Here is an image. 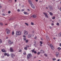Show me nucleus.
<instances>
[{
	"mask_svg": "<svg viewBox=\"0 0 61 61\" xmlns=\"http://www.w3.org/2000/svg\"><path fill=\"white\" fill-rule=\"evenodd\" d=\"M22 34V32L20 31H17L16 32V34L17 36H20Z\"/></svg>",
	"mask_w": 61,
	"mask_h": 61,
	"instance_id": "1",
	"label": "nucleus"
},
{
	"mask_svg": "<svg viewBox=\"0 0 61 61\" xmlns=\"http://www.w3.org/2000/svg\"><path fill=\"white\" fill-rule=\"evenodd\" d=\"M56 36H58V37H61V33L60 32L58 33L57 34H56Z\"/></svg>",
	"mask_w": 61,
	"mask_h": 61,
	"instance_id": "2",
	"label": "nucleus"
},
{
	"mask_svg": "<svg viewBox=\"0 0 61 61\" xmlns=\"http://www.w3.org/2000/svg\"><path fill=\"white\" fill-rule=\"evenodd\" d=\"M43 14L45 15V16L46 18H48V16L47 15V13L46 12H44L43 13Z\"/></svg>",
	"mask_w": 61,
	"mask_h": 61,
	"instance_id": "3",
	"label": "nucleus"
},
{
	"mask_svg": "<svg viewBox=\"0 0 61 61\" xmlns=\"http://www.w3.org/2000/svg\"><path fill=\"white\" fill-rule=\"evenodd\" d=\"M32 56V55L31 54H28V55L27 56V58L28 59L31 56Z\"/></svg>",
	"mask_w": 61,
	"mask_h": 61,
	"instance_id": "4",
	"label": "nucleus"
},
{
	"mask_svg": "<svg viewBox=\"0 0 61 61\" xmlns=\"http://www.w3.org/2000/svg\"><path fill=\"white\" fill-rule=\"evenodd\" d=\"M6 30L7 31V34H10V30H9L8 29H6Z\"/></svg>",
	"mask_w": 61,
	"mask_h": 61,
	"instance_id": "5",
	"label": "nucleus"
},
{
	"mask_svg": "<svg viewBox=\"0 0 61 61\" xmlns=\"http://www.w3.org/2000/svg\"><path fill=\"white\" fill-rule=\"evenodd\" d=\"M50 46L52 50H54V47L51 44L50 45Z\"/></svg>",
	"mask_w": 61,
	"mask_h": 61,
	"instance_id": "6",
	"label": "nucleus"
},
{
	"mask_svg": "<svg viewBox=\"0 0 61 61\" xmlns=\"http://www.w3.org/2000/svg\"><path fill=\"white\" fill-rule=\"evenodd\" d=\"M10 56L12 58H13L14 56H15V55L13 53L10 54Z\"/></svg>",
	"mask_w": 61,
	"mask_h": 61,
	"instance_id": "7",
	"label": "nucleus"
},
{
	"mask_svg": "<svg viewBox=\"0 0 61 61\" xmlns=\"http://www.w3.org/2000/svg\"><path fill=\"white\" fill-rule=\"evenodd\" d=\"M28 32L27 31H25L24 33V34L25 35H28Z\"/></svg>",
	"mask_w": 61,
	"mask_h": 61,
	"instance_id": "8",
	"label": "nucleus"
},
{
	"mask_svg": "<svg viewBox=\"0 0 61 61\" xmlns=\"http://www.w3.org/2000/svg\"><path fill=\"white\" fill-rule=\"evenodd\" d=\"M9 43L10 44H12L14 43V42H11V41L10 40H9Z\"/></svg>",
	"mask_w": 61,
	"mask_h": 61,
	"instance_id": "9",
	"label": "nucleus"
},
{
	"mask_svg": "<svg viewBox=\"0 0 61 61\" xmlns=\"http://www.w3.org/2000/svg\"><path fill=\"white\" fill-rule=\"evenodd\" d=\"M49 7L50 9V10H53V7L51 6H49Z\"/></svg>",
	"mask_w": 61,
	"mask_h": 61,
	"instance_id": "10",
	"label": "nucleus"
},
{
	"mask_svg": "<svg viewBox=\"0 0 61 61\" xmlns=\"http://www.w3.org/2000/svg\"><path fill=\"white\" fill-rule=\"evenodd\" d=\"M10 51L11 52H13L14 51L11 47H10Z\"/></svg>",
	"mask_w": 61,
	"mask_h": 61,
	"instance_id": "11",
	"label": "nucleus"
},
{
	"mask_svg": "<svg viewBox=\"0 0 61 61\" xmlns=\"http://www.w3.org/2000/svg\"><path fill=\"white\" fill-rule=\"evenodd\" d=\"M31 17L33 18H36V16L35 15H33L31 16Z\"/></svg>",
	"mask_w": 61,
	"mask_h": 61,
	"instance_id": "12",
	"label": "nucleus"
},
{
	"mask_svg": "<svg viewBox=\"0 0 61 61\" xmlns=\"http://www.w3.org/2000/svg\"><path fill=\"white\" fill-rule=\"evenodd\" d=\"M58 55H59V52H57L56 53V56H57V57H58Z\"/></svg>",
	"mask_w": 61,
	"mask_h": 61,
	"instance_id": "13",
	"label": "nucleus"
},
{
	"mask_svg": "<svg viewBox=\"0 0 61 61\" xmlns=\"http://www.w3.org/2000/svg\"><path fill=\"white\" fill-rule=\"evenodd\" d=\"M30 5L31 7H32L33 8H35V6H34V5H33V4H32V3Z\"/></svg>",
	"mask_w": 61,
	"mask_h": 61,
	"instance_id": "14",
	"label": "nucleus"
},
{
	"mask_svg": "<svg viewBox=\"0 0 61 61\" xmlns=\"http://www.w3.org/2000/svg\"><path fill=\"white\" fill-rule=\"evenodd\" d=\"M32 36V35L29 34L28 35V38H30Z\"/></svg>",
	"mask_w": 61,
	"mask_h": 61,
	"instance_id": "15",
	"label": "nucleus"
},
{
	"mask_svg": "<svg viewBox=\"0 0 61 61\" xmlns=\"http://www.w3.org/2000/svg\"><path fill=\"white\" fill-rule=\"evenodd\" d=\"M1 51L3 52H6V51L4 49H2L1 50Z\"/></svg>",
	"mask_w": 61,
	"mask_h": 61,
	"instance_id": "16",
	"label": "nucleus"
},
{
	"mask_svg": "<svg viewBox=\"0 0 61 61\" xmlns=\"http://www.w3.org/2000/svg\"><path fill=\"white\" fill-rule=\"evenodd\" d=\"M28 1L29 4H32V3H32V2L31 0H28Z\"/></svg>",
	"mask_w": 61,
	"mask_h": 61,
	"instance_id": "17",
	"label": "nucleus"
},
{
	"mask_svg": "<svg viewBox=\"0 0 61 61\" xmlns=\"http://www.w3.org/2000/svg\"><path fill=\"white\" fill-rule=\"evenodd\" d=\"M40 52L41 53H44V51L42 50H41L40 51Z\"/></svg>",
	"mask_w": 61,
	"mask_h": 61,
	"instance_id": "18",
	"label": "nucleus"
},
{
	"mask_svg": "<svg viewBox=\"0 0 61 61\" xmlns=\"http://www.w3.org/2000/svg\"><path fill=\"white\" fill-rule=\"evenodd\" d=\"M26 47H25L24 48V49L25 50H27V47H28V46H26Z\"/></svg>",
	"mask_w": 61,
	"mask_h": 61,
	"instance_id": "19",
	"label": "nucleus"
},
{
	"mask_svg": "<svg viewBox=\"0 0 61 61\" xmlns=\"http://www.w3.org/2000/svg\"><path fill=\"white\" fill-rule=\"evenodd\" d=\"M49 14L51 15H53V13H52V12H50Z\"/></svg>",
	"mask_w": 61,
	"mask_h": 61,
	"instance_id": "20",
	"label": "nucleus"
},
{
	"mask_svg": "<svg viewBox=\"0 0 61 61\" xmlns=\"http://www.w3.org/2000/svg\"><path fill=\"white\" fill-rule=\"evenodd\" d=\"M46 38L47 40H48V39H49V38L48 37V36H46Z\"/></svg>",
	"mask_w": 61,
	"mask_h": 61,
	"instance_id": "21",
	"label": "nucleus"
},
{
	"mask_svg": "<svg viewBox=\"0 0 61 61\" xmlns=\"http://www.w3.org/2000/svg\"><path fill=\"white\" fill-rule=\"evenodd\" d=\"M25 25H27V26H28V25H29L28 24L26 23H25Z\"/></svg>",
	"mask_w": 61,
	"mask_h": 61,
	"instance_id": "22",
	"label": "nucleus"
},
{
	"mask_svg": "<svg viewBox=\"0 0 61 61\" xmlns=\"http://www.w3.org/2000/svg\"><path fill=\"white\" fill-rule=\"evenodd\" d=\"M56 25H59V23H57L56 24Z\"/></svg>",
	"mask_w": 61,
	"mask_h": 61,
	"instance_id": "23",
	"label": "nucleus"
},
{
	"mask_svg": "<svg viewBox=\"0 0 61 61\" xmlns=\"http://www.w3.org/2000/svg\"><path fill=\"white\" fill-rule=\"evenodd\" d=\"M31 25H34V24L33 22H32L31 23Z\"/></svg>",
	"mask_w": 61,
	"mask_h": 61,
	"instance_id": "24",
	"label": "nucleus"
},
{
	"mask_svg": "<svg viewBox=\"0 0 61 61\" xmlns=\"http://www.w3.org/2000/svg\"><path fill=\"white\" fill-rule=\"evenodd\" d=\"M24 14H25V15H26V14H27V12H25V11L24 12Z\"/></svg>",
	"mask_w": 61,
	"mask_h": 61,
	"instance_id": "25",
	"label": "nucleus"
},
{
	"mask_svg": "<svg viewBox=\"0 0 61 61\" xmlns=\"http://www.w3.org/2000/svg\"><path fill=\"white\" fill-rule=\"evenodd\" d=\"M31 51L33 53H34L35 50H33Z\"/></svg>",
	"mask_w": 61,
	"mask_h": 61,
	"instance_id": "26",
	"label": "nucleus"
},
{
	"mask_svg": "<svg viewBox=\"0 0 61 61\" xmlns=\"http://www.w3.org/2000/svg\"><path fill=\"white\" fill-rule=\"evenodd\" d=\"M2 41L0 39V43L1 44V43H2Z\"/></svg>",
	"mask_w": 61,
	"mask_h": 61,
	"instance_id": "27",
	"label": "nucleus"
},
{
	"mask_svg": "<svg viewBox=\"0 0 61 61\" xmlns=\"http://www.w3.org/2000/svg\"><path fill=\"white\" fill-rule=\"evenodd\" d=\"M40 44H43V42L41 41H40Z\"/></svg>",
	"mask_w": 61,
	"mask_h": 61,
	"instance_id": "28",
	"label": "nucleus"
},
{
	"mask_svg": "<svg viewBox=\"0 0 61 61\" xmlns=\"http://www.w3.org/2000/svg\"><path fill=\"white\" fill-rule=\"evenodd\" d=\"M26 43H28V40H27L25 41Z\"/></svg>",
	"mask_w": 61,
	"mask_h": 61,
	"instance_id": "29",
	"label": "nucleus"
},
{
	"mask_svg": "<svg viewBox=\"0 0 61 61\" xmlns=\"http://www.w3.org/2000/svg\"><path fill=\"white\" fill-rule=\"evenodd\" d=\"M52 19H55V17H53L52 18Z\"/></svg>",
	"mask_w": 61,
	"mask_h": 61,
	"instance_id": "30",
	"label": "nucleus"
},
{
	"mask_svg": "<svg viewBox=\"0 0 61 61\" xmlns=\"http://www.w3.org/2000/svg\"><path fill=\"white\" fill-rule=\"evenodd\" d=\"M23 37H24V38H26V36L25 35H24L23 36Z\"/></svg>",
	"mask_w": 61,
	"mask_h": 61,
	"instance_id": "31",
	"label": "nucleus"
},
{
	"mask_svg": "<svg viewBox=\"0 0 61 61\" xmlns=\"http://www.w3.org/2000/svg\"><path fill=\"white\" fill-rule=\"evenodd\" d=\"M48 46H49V45H50V44L49 43V42H48Z\"/></svg>",
	"mask_w": 61,
	"mask_h": 61,
	"instance_id": "32",
	"label": "nucleus"
},
{
	"mask_svg": "<svg viewBox=\"0 0 61 61\" xmlns=\"http://www.w3.org/2000/svg\"><path fill=\"white\" fill-rule=\"evenodd\" d=\"M25 41L26 40V38H24L23 39Z\"/></svg>",
	"mask_w": 61,
	"mask_h": 61,
	"instance_id": "33",
	"label": "nucleus"
},
{
	"mask_svg": "<svg viewBox=\"0 0 61 61\" xmlns=\"http://www.w3.org/2000/svg\"><path fill=\"white\" fill-rule=\"evenodd\" d=\"M44 56H47V54H45Z\"/></svg>",
	"mask_w": 61,
	"mask_h": 61,
	"instance_id": "34",
	"label": "nucleus"
},
{
	"mask_svg": "<svg viewBox=\"0 0 61 61\" xmlns=\"http://www.w3.org/2000/svg\"><path fill=\"white\" fill-rule=\"evenodd\" d=\"M9 1L10 2H12V0H9Z\"/></svg>",
	"mask_w": 61,
	"mask_h": 61,
	"instance_id": "35",
	"label": "nucleus"
},
{
	"mask_svg": "<svg viewBox=\"0 0 61 61\" xmlns=\"http://www.w3.org/2000/svg\"><path fill=\"white\" fill-rule=\"evenodd\" d=\"M40 52H38L37 53V55H40Z\"/></svg>",
	"mask_w": 61,
	"mask_h": 61,
	"instance_id": "36",
	"label": "nucleus"
},
{
	"mask_svg": "<svg viewBox=\"0 0 61 61\" xmlns=\"http://www.w3.org/2000/svg\"><path fill=\"white\" fill-rule=\"evenodd\" d=\"M2 15H3L4 16H5V14H2Z\"/></svg>",
	"mask_w": 61,
	"mask_h": 61,
	"instance_id": "37",
	"label": "nucleus"
},
{
	"mask_svg": "<svg viewBox=\"0 0 61 61\" xmlns=\"http://www.w3.org/2000/svg\"><path fill=\"white\" fill-rule=\"evenodd\" d=\"M36 42H34V45L35 46H36Z\"/></svg>",
	"mask_w": 61,
	"mask_h": 61,
	"instance_id": "38",
	"label": "nucleus"
},
{
	"mask_svg": "<svg viewBox=\"0 0 61 61\" xmlns=\"http://www.w3.org/2000/svg\"><path fill=\"white\" fill-rule=\"evenodd\" d=\"M8 13L9 14H10V13H11V11H9L8 12Z\"/></svg>",
	"mask_w": 61,
	"mask_h": 61,
	"instance_id": "39",
	"label": "nucleus"
},
{
	"mask_svg": "<svg viewBox=\"0 0 61 61\" xmlns=\"http://www.w3.org/2000/svg\"><path fill=\"white\" fill-rule=\"evenodd\" d=\"M7 56H10V54H7Z\"/></svg>",
	"mask_w": 61,
	"mask_h": 61,
	"instance_id": "40",
	"label": "nucleus"
},
{
	"mask_svg": "<svg viewBox=\"0 0 61 61\" xmlns=\"http://www.w3.org/2000/svg\"><path fill=\"white\" fill-rule=\"evenodd\" d=\"M17 11L18 12H20V10L19 9H18L17 10Z\"/></svg>",
	"mask_w": 61,
	"mask_h": 61,
	"instance_id": "41",
	"label": "nucleus"
},
{
	"mask_svg": "<svg viewBox=\"0 0 61 61\" xmlns=\"http://www.w3.org/2000/svg\"><path fill=\"white\" fill-rule=\"evenodd\" d=\"M12 34L13 35H14V31L12 32Z\"/></svg>",
	"mask_w": 61,
	"mask_h": 61,
	"instance_id": "42",
	"label": "nucleus"
},
{
	"mask_svg": "<svg viewBox=\"0 0 61 61\" xmlns=\"http://www.w3.org/2000/svg\"><path fill=\"white\" fill-rule=\"evenodd\" d=\"M7 54L6 53H5V56H7Z\"/></svg>",
	"mask_w": 61,
	"mask_h": 61,
	"instance_id": "43",
	"label": "nucleus"
},
{
	"mask_svg": "<svg viewBox=\"0 0 61 61\" xmlns=\"http://www.w3.org/2000/svg\"><path fill=\"white\" fill-rule=\"evenodd\" d=\"M34 53L35 54H36L37 52L36 51H34Z\"/></svg>",
	"mask_w": 61,
	"mask_h": 61,
	"instance_id": "44",
	"label": "nucleus"
},
{
	"mask_svg": "<svg viewBox=\"0 0 61 61\" xmlns=\"http://www.w3.org/2000/svg\"><path fill=\"white\" fill-rule=\"evenodd\" d=\"M56 60V59L55 58H53V60L54 61Z\"/></svg>",
	"mask_w": 61,
	"mask_h": 61,
	"instance_id": "45",
	"label": "nucleus"
},
{
	"mask_svg": "<svg viewBox=\"0 0 61 61\" xmlns=\"http://www.w3.org/2000/svg\"><path fill=\"white\" fill-rule=\"evenodd\" d=\"M21 51H22V50H19V52H21Z\"/></svg>",
	"mask_w": 61,
	"mask_h": 61,
	"instance_id": "46",
	"label": "nucleus"
},
{
	"mask_svg": "<svg viewBox=\"0 0 61 61\" xmlns=\"http://www.w3.org/2000/svg\"><path fill=\"white\" fill-rule=\"evenodd\" d=\"M23 54L24 55H26V53L25 52L23 53Z\"/></svg>",
	"mask_w": 61,
	"mask_h": 61,
	"instance_id": "47",
	"label": "nucleus"
},
{
	"mask_svg": "<svg viewBox=\"0 0 61 61\" xmlns=\"http://www.w3.org/2000/svg\"><path fill=\"white\" fill-rule=\"evenodd\" d=\"M58 49L60 50V49H61V48H60V47H59V48H58Z\"/></svg>",
	"mask_w": 61,
	"mask_h": 61,
	"instance_id": "48",
	"label": "nucleus"
},
{
	"mask_svg": "<svg viewBox=\"0 0 61 61\" xmlns=\"http://www.w3.org/2000/svg\"><path fill=\"white\" fill-rule=\"evenodd\" d=\"M34 38L35 39H36L37 38V37H36V36Z\"/></svg>",
	"mask_w": 61,
	"mask_h": 61,
	"instance_id": "49",
	"label": "nucleus"
},
{
	"mask_svg": "<svg viewBox=\"0 0 61 61\" xmlns=\"http://www.w3.org/2000/svg\"><path fill=\"white\" fill-rule=\"evenodd\" d=\"M1 4H0V9H1V7H2V6H1Z\"/></svg>",
	"mask_w": 61,
	"mask_h": 61,
	"instance_id": "50",
	"label": "nucleus"
},
{
	"mask_svg": "<svg viewBox=\"0 0 61 61\" xmlns=\"http://www.w3.org/2000/svg\"><path fill=\"white\" fill-rule=\"evenodd\" d=\"M53 39L55 40V39H56V38H55V37H54L53 38Z\"/></svg>",
	"mask_w": 61,
	"mask_h": 61,
	"instance_id": "51",
	"label": "nucleus"
},
{
	"mask_svg": "<svg viewBox=\"0 0 61 61\" xmlns=\"http://www.w3.org/2000/svg\"><path fill=\"white\" fill-rule=\"evenodd\" d=\"M2 57V58H4V56H2L1 57Z\"/></svg>",
	"mask_w": 61,
	"mask_h": 61,
	"instance_id": "52",
	"label": "nucleus"
},
{
	"mask_svg": "<svg viewBox=\"0 0 61 61\" xmlns=\"http://www.w3.org/2000/svg\"><path fill=\"white\" fill-rule=\"evenodd\" d=\"M27 10L28 11H30V10L29 9H27Z\"/></svg>",
	"mask_w": 61,
	"mask_h": 61,
	"instance_id": "53",
	"label": "nucleus"
},
{
	"mask_svg": "<svg viewBox=\"0 0 61 61\" xmlns=\"http://www.w3.org/2000/svg\"><path fill=\"white\" fill-rule=\"evenodd\" d=\"M0 24L1 25H3V23H0Z\"/></svg>",
	"mask_w": 61,
	"mask_h": 61,
	"instance_id": "54",
	"label": "nucleus"
},
{
	"mask_svg": "<svg viewBox=\"0 0 61 61\" xmlns=\"http://www.w3.org/2000/svg\"><path fill=\"white\" fill-rule=\"evenodd\" d=\"M40 46H42V45L41 44L40 45Z\"/></svg>",
	"mask_w": 61,
	"mask_h": 61,
	"instance_id": "55",
	"label": "nucleus"
},
{
	"mask_svg": "<svg viewBox=\"0 0 61 61\" xmlns=\"http://www.w3.org/2000/svg\"><path fill=\"white\" fill-rule=\"evenodd\" d=\"M51 25H54V24H53V23H52V24H51Z\"/></svg>",
	"mask_w": 61,
	"mask_h": 61,
	"instance_id": "56",
	"label": "nucleus"
},
{
	"mask_svg": "<svg viewBox=\"0 0 61 61\" xmlns=\"http://www.w3.org/2000/svg\"><path fill=\"white\" fill-rule=\"evenodd\" d=\"M20 5H21V4H19V6H20Z\"/></svg>",
	"mask_w": 61,
	"mask_h": 61,
	"instance_id": "57",
	"label": "nucleus"
},
{
	"mask_svg": "<svg viewBox=\"0 0 61 61\" xmlns=\"http://www.w3.org/2000/svg\"><path fill=\"white\" fill-rule=\"evenodd\" d=\"M15 2H16V1H17V0H15Z\"/></svg>",
	"mask_w": 61,
	"mask_h": 61,
	"instance_id": "58",
	"label": "nucleus"
},
{
	"mask_svg": "<svg viewBox=\"0 0 61 61\" xmlns=\"http://www.w3.org/2000/svg\"><path fill=\"white\" fill-rule=\"evenodd\" d=\"M50 29H51V28H52V27H51V26H50Z\"/></svg>",
	"mask_w": 61,
	"mask_h": 61,
	"instance_id": "59",
	"label": "nucleus"
},
{
	"mask_svg": "<svg viewBox=\"0 0 61 61\" xmlns=\"http://www.w3.org/2000/svg\"><path fill=\"white\" fill-rule=\"evenodd\" d=\"M36 56H35L34 57V58H36Z\"/></svg>",
	"mask_w": 61,
	"mask_h": 61,
	"instance_id": "60",
	"label": "nucleus"
},
{
	"mask_svg": "<svg viewBox=\"0 0 61 61\" xmlns=\"http://www.w3.org/2000/svg\"><path fill=\"white\" fill-rule=\"evenodd\" d=\"M36 2H38V0H35Z\"/></svg>",
	"mask_w": 61,
	"mask_h": 61,
	"instance_id": "61",
	"label": "nucleus"
},
{
	"mask_svg": "<svg viewBox=\"0 0 61 61\" xmlns=\"http://www.w3.org/2000/svg\"><path fill=\"white\" fill-rule=\"evenodd\" d=\"M60 10L61 11V7L60 8Z\"/></svg>",
	"mask_w": 61,
	"mask_h": 61,
	"instance_id": "62",
	"label": "nucleus"
},
{
	"mask_svg": "<svg viewBox=\"0 0 61 61\" xmlns=\"http://www.w3.org/2000/svg\"><path fill=\"white\" fill-rule=\"evenodd\" d=\"M22 11H24V9L22 10Z\"/></svg>",
	"mask_w": 61,
	"mask_h": 61,
	"instance_id": "63",
	"label": "nucleus"
},
{
	"mask_svg": "<svg viewBox=\"0 0 61 61\" xmlns=\"http://www.w3.org/2000/svg\"><path fill=\"white\" fill-rule=\"evenodd\" d=\"M60 46H61V44H60Z\"/></svg>",
	"mask_w": 61,
	"mask_h": 61,
	"instance_id": "64",
	"label": "nucleus"
}]
</instances>
